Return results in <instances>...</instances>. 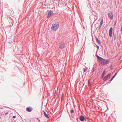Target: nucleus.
<instances>
[{
    "instance_id": "1",
    "label": "nucleus",
    "mask_w": 122,
    "mask_h": 122,
    "mask_svg": "<svg viewBox=\"0 0 122 122\" xmlns=\"http://www.w3.org/2000/svg\"><path fill=\"white\" fill-rule=\"evenodd\" d=\"M59 26V23L56 22L53 23L51 29L54 31H56L58 29Z\"/></svg>"
},
{
    "instance_id": "2",
    "label": "nucleus",
    "mask_w": 122,
    "mask_h": 122,
    "mask_svg": "<svg viewBox=\"0 0 122 122\" xmlns=\"http://www.w3.org/2000/svg\"><path fill=\"white\" fill-rule=\"evenodd\" d=\"M109 62V60H105L103 59L101 62L102 64L103 65H105L108 63Z\"/></svg>"
},
{
    "instance_id": "3",
    "label": "nucleus",
    "mask_w": 122,
    "mask_h": 122,
    "mask_svg": "<svg viewBox=\"0 0 122 122\" xmlns=\"http://www.w3.org/2000/svg\"><path fill=\"white\" fill-rule=\"evenodd\" d=\"M47 18H49L51 17L53 15V11L52 10L47 11Z\"/></svg>"
},
{
    "instance_id": "4",
    "label": "nucleus",
    "mask_w": 122,
    "mask_h": 122,
    "mask_svg": "<svg viewBox=\"0 0 122 122\" xmlns=\"http://www.w3.org/2000/svg\"><path fill=\"white\" fill-rule=\"evenodd\" d=\"M59 48L60 49H62L65 46V44L63 42H61L59 44Z\"/></svg>"
},
{
    "instance_id": "5",
    "label": "nucleus",
    "mask_w": 122,
    "mask_h": 122,
    "mask_svg": "<svg viewBox=\"0 0 122 122\" xmlns=\"http://www.w3.org/2000/svg\"><path fill=\"white\" fill-rule=\"evenodd\" d=\"M108 15L110 19L112 20L113 18V14L112 12L108 13Z\"/></svg>"
},
{
    "instance_id": "6",
    "label": "nucleus",
    "mask_w": 122,
    "mask_h": 122,
    "mask_svg": "<svg viewBox=\"0 0 122 122\" xmlns=\"http://www.w3.org/2000/svg\"><path fill=\"white\" fill-rule=\"evenodd\" d=\"M111 76V74H109L108 75L105 77L103 78V80L105 81H106L107 80L108 78H109Z\"/></svg>"
},
{
    "instance_id": "7",
    "label": "nucleus",
    "mask_w": 122,
    "mask_h": 122,
    "mask_svg": "<svg viewBox=\"0 0 122 122\" xmlns=\"http://www.w3.org/2000/svg\"><path fill=\"white\" fill-rule=\"evenodd\" d=\"M112 28L111 27L109 31V35L111 37L112 36Z\"/></svg>"
},
{
    "instance_id": "8",
    "label": "nucleus",
    "mask_w": 122,
    "mask_h": 122,
    "mask_svg": "<svg viewBox=\"0 0 122 122\" xmlns=\"http://www.w3.org/2000/svg\"><path fill=\"white\" fill-rule=\"evenodd\" d=\"M97 56V58L100 60V61L101 62V61H102V60L103 58H102L101 57L99 56Z\"/></svg>"
},
{
    "instance_id": "9",
    "label": "nucleus",
    "mask_w": 122,
    "mask_h": 122,
    "mask_svg": "<svg viewBox=\"0 0 122 122\" xmlns=\"http://www.w3.org/2000/svg\"><path fill=\"white\" fill-rule=\"evenodd\" d=\"M85 119V118L84 116H81V117L80 118V120L81 121H83Z\"/></svg>"
},
{
    "instance_id": "10",
    "label": "nucleus",
    "mask_w": 122,
    "mask_h": 122,
    "mask_svg": "<svg viewBox=\"0 0 122 122\" xmlns=\"http://www.w3.org/2000/svg\"><path fill=\"white\" fill-rule=\"evenodd\" d=\"M26 110L28 112H30L31 111V109L29 107H27L26 108Z\"/></svg>"
},
{
    "instance_id": "11",
    "label": "nucleus",
    "mask_w": 122,
    "mask_h": 122,
    "mask_svg": "<svg viewBox=\"0 0 122 122\" xmlns=\"http://www.w3.org/2000/svg\"><path fill=\"white\" fill-rule=\"evenodd\" d=\"M103 22V20L102 19L101 20V21L100 24V26L101 27L102 26V24Z\"/></svg>"
},
{
    "instance_id": "12",
    "label": "nucleus",
    "mask_w": 122,
    "mask_h": 122,
    "mask_svg": "<svg viewBox=\"0 0 122 122\" xmlns=\"http://www.w3.org/2000/svg\"><path fill=\"white\" fill-rule=\"evenodd\" d=\"M117 73H115V75H114L113 76V77L111 78V81H112L113 79L114 78V77L116 76V75H117Z\"/></svg>"
},
{
    "instance_id": "13",
    "label": "nucleus",
    "mask_w": 122,
    "mask_h": 122,
    "mask_svg": "<svg viewBox=\"0 0 122 122\" xmlns=\"http://www.w3.org/2000/svg\"><path fill=\"white\" fill-rule=\"evenodd\" d=\"M43 112H44V116L47 117H48V116L47 115L46 113V112H44L43 111Z\"/></svg>"
},
{
    "instance_id": "14",
    "label": "nucleus",
    "mask_w": 122,
    "mask_h": 122,
    "mask_svg": "<svg viewBox=\"0 0 122 122\" xmlns=\"http://www.w3.org/2000/svg\"><path fill=\"white\" fill-rule=\"evenodd\" d=\"M96 41L97 42L99 43L100 44V41L98 40L97 38H96Z\"/></svg>"
},
{
    "instance_id": "15",
    "label": "nucleus",
    "mask_w": 122,
    "mask_h": 122,
    "mask_svg": "<svg viewBox=\"0 0 122 122\" xmlns=\"http://www.w3.org/2000/svg\"><path fill=\"white\" fill-rule=\"evenodd\" d=\"M105 70L103 72V73H102V77L104 76V75L105 74Z\"/></svg>"
},
{
    "instance_id": "16",
    "label": "nucleus",
    "mask_w": 122,
    "mask_h": 122,
    "mask_svg": "<svg viewBox=\"0 0 122 122\" xmlns=\"http://www.w3.org/2000/svg\"><path fill=\"white\" fill-rule=\"evenodd\" d=\"M74 112V111L73 110H71V113H72Z\"/></svg>"
},
{
    "instance_id": "17",
    "label": "nucleus",
    "mask_w": 122,
    "mask_h": 122,
    "mask_svg": "<svg viewBox=\"0 0 122 122\" xmlns=\"http://www.w3.org/2000/svg\"><path fill=\"white\" fill-rule=\"evenodd\" d=\"M87 70V69H84V72H85Z\"/></svg>"
},
{
    "instance_id": "18",
    "label": "nucleus",
    "mask_w": 122,
    "mask_h": 122,
    "mask_svg": "<svg viewBox=\"0 0 122 122\" xmlns=\"http://www.w3.org/2000/svg\"><path fill=\"white\" fill-rule=\"evenodd\" d=\"M88 83L89 85H90V86L91 85V84H90V81H88Z\"/></svg>"
},
{
    "instance_id": "19",
    "label": "nucleus",
    "mask_w": 122,
    "mask_h": 122,
    "mask_svg": "<svg viewBox=\"0 0 122 122\" xmlns=\"http://www.w3.org/2000/svg\"><path fill=\"white\" fill-rule=\"evenodd\" d=\"M37 119L39 121V122H41V121H40V120H39V119L38 118H37Z\"/></svg>"
},
{
    "instance_id": "20",
    "label": "nucleus",
    "mask_w": 122,
    "mask_h": 122,
    "mask_svg": "<svg viewBox=\"0 0 122 122\" xmlns=\"http://www.w3.org/2000/svg\"><path fill=\"white\" fill-rule=\"evenodd\" d=\"M8 114V112H6V113L5 114V115H6L7 114Z\"/></svg>"
},
{
    "instance_id": "21",
    "label": "nucleus",
    "mask_w": 122,
    "mask_h": 122,
    "mask_svg": "<svg viewBox=\"0 0 122 122\" xmlns=\"http://www.w3.org/2000/svg\"><path fill=\"white\" fill-rule=\"evenodd\" d=\"M15 117H15V116H13V118H15Z\"/></svg>"
},
{
    "instance_id": "22",
    "label": "nucleus",
    "mask_w": 122,
    "mask_h": 122,
    "mask_svg": "<svg viewBox=\"0 0 122 122\" xmlns=\"http://www.w3.org/2000/svg\"><path fill=\"white\" fill-rule=\"evenodd\" d=\"M121 31H122V26H121Z\"/></svg>"
}]
</instances>
